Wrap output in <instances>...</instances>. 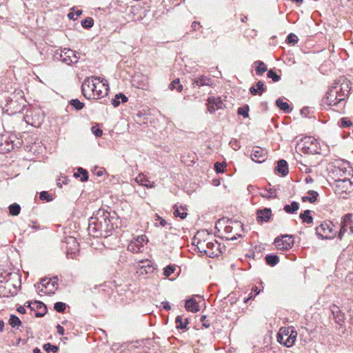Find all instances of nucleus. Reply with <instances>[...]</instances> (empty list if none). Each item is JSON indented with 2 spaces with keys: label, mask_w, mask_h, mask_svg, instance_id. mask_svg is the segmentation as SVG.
Masks as SVG:
<instances>
[{
  "label": "nucleus",
  "mask_w": 353,
  "mask_h": 353,
  "mask_svg": "<svg viewBox=\"0 0 353 353\" xmlns=\"http://www.w3.org/2000/svg\"><path fill=\"white\" fill-rule=\"evenodd\" d=\"M276 170L281 176H285L288 174V165L285 160L281 159L277 162Z\"/></svg>",
  "instance_id": "obj_19"
},
{
  "label": "nucleus",
  "mask_w": 353,
  "mask_h": 353,
  "mask_svg": "<svg viewBox=\"0 0 353 353\" xmlns=\"http://www.w3.org/2000/svg\"><path fill=\"white\" fill-rule=\"evenodd\" d=\"M196 249L199 252L201 253H205L207 256L209 257H214V256L217 255V253H215V252H210V250H208L206 249V243L205 241H199L196 245Z\"/></svg>",
  "instance_id": "obj_23"
},
{
  "label": "nucleus",
  "mask_w": 353,
  "mask_h": 353,
  "mask_svg": "<svg viewBox=\"0 0 353 353\" xmlns=\"http://www.w3.org/2000/svg\"><path fill=\"white\" fill-rule=\"evenodd\" d=\"M32 304L34 306V311H35V316L37 317H42L47 313V307L43 302L34 301Z\"/></svg>",
  "instance_id": "obj_16"
},
{
  "label": "nucleus",
  "mask_w": 353,
  "mask_h": 353,
  "mask_svg": "<svg viewBox=\"0 0 353 353\" xmlns=\"http://www.w3.org/2000/svg\"><path fill=\"white\" fill-rule=\"evenodd\" d=\"M70 104L77 110H81L84 107V103L77 99L70 100Z\"/></svg>",
  "instance_id": "obj_37"
},
{
  "label": "nucleus",
  "mask_w": 353,
  "mask_h": 353,
  "mask_svg": "<svg viewBox=\"0 0 353 353\" xmlns=\"http://www.w3.org/2000/svg\"><path fill=\"white\" fill-rule=\"evenodd\" d=\"M331 312L335 320V322L341 325L345 320V314L341 312L340 307L336 305H333L330 308Z\"/></svg>",
  "instance_id": "obj_14"
},
{
  "label": "nucleus",
  "mask_w": 353,
  "mask_h": 353,
  "mask_svg": "<svg viewBox=\"0 0 353 353\" xmlns=\"http://www.w3.org/2000/svg\"><path fill=\"white\" fill-rule=\"evenodd\" d=\"M72 11L70 12L68 14V17L70 19H72V20H76L77 19L78 17L80 16L82 13V10H77V11L74 12V8H73L72 9Z\"/></svg>",
  "instance_id": "obj_48"
},
{
  "label": "nucleus",
  "mask_w": 353,
  "mask_h": 353,
  "mask_svg": "<svg viewBox=\"0 0 353 353\" xmlns=\"http://www.w3.org/2000/svg\"><path fill=\"white\" fill-rule=\"evenodd\" d=\"M249 105H245L243 107H240L237 110V113L240 115H242L243 117L246 118L248 117V112H249Z\"/></svg>",
  "instance_id": "obj_44"
},
{
  "label": "nucleus",
  "mask_w": 353,
  "mask_h": 353,
  "mask_svg": "<svg viewBox=\"0 0 353 353\" xmlns=\"http://www.w3.org/2000/svg\"><path fill=\"white\" fill-rule=\"evenodd\" d=\"M201 321L203 323V325L204 327H209L210 326V322L208 320H206V316H202Z\"/></svg>",
  "instance_id": "obj_61"
},
{
  "label": "nucleus",
  "mask_w": 353,
  "mask_h": 353,
  "mask_svg": "<svg viewBox=\"0 0 353 353\" xmlns=\"http://www.w3.org/2000/svg\"><path fill=\"white\" fill-rule=\"evenodd\" d=\"M132 241H135L137 245L143 248L144 243L148 241V239L145 235H140L134 238Z\"/></svg>",
  "instance_id": "obj_39"
},
{
  "label": "nucleus",
  "mask_w": 353,
  "mask_h": 353,
  "mask_svg": "<svg viewBox=\"0 0 353 353\" xmlns=\"http://www.w3.org/2000/svg\"><path fill=\"white\" fill-rule=\"evenodd\" d=\"M97 81H99V77H92L86 78L81 85V92L83 95L87 99H92V93L96 88Z\"/></svg>",
  "instance_id": "obj_8"
},
{
  "label": "nucleus",
  "mask_w": 353,
  "mask_h": 353,
  "mask_svg": "<svg viewBox=\"0 0 353 353\" xmlns=\"http://www.w3.org/2000/svg\"><path fill=\"white\" fill-rule=\"evenodd\" d=\"M8 209L10 214L12 216L19 215L21 211L20 205L16 203L10 205Z\"/></svg>",
  "instance_id": "obj_33"
},
{
  "label": "nucleus",
  "mask_w": 353,
  "mask_h": 353,
  "mask_svg": "<svg viewBox=\"0 0 353 353\" xmlns=\"http://www.w3.org/2000/svg\"><path fill=\"white\" fill-rule=\"evenodd\" d=\"M43 347L46 352H52L53 353H56L59 350L57 346L52 345L50 343L44 344Z\"/></svg>",
  "instance_id": "obj_45"
},
{
  "label": "nucleus",
  "mask_w": 353,
  "mask_h": 353,
  "mask_svg": "<svg viewBox=\"0 0 353 353\" xmlns=\"http://www.w3.org/2000/svg\"><path fill=\"white\" fill-rule=\"evenodd\" d=\"M267 88L265 86L262 81L256 82L255 86L253 85L250 88V92L252 95H262V94L266 92Z\"/></svg>",
  "instance_id": "obj_17"
},
{
  "label": "nucleus",
  "mask_w": 353,
  "mask_h": 353,
  "mask_svg": "<svg viewBox=\"0 0 353 353\" xmlns=\"http://www.w3.org/2000/svg\"><path fill=\"white\" fill-rule=\"evenodd\" d=\"M340 122H341V127H342V128H347V127L352 125V121L345 117L341 118L340 120Z\"/></svg>",
  "instance_id": "obj_54"
},
{
  "label": "nucleus",
  "mask_w": 353,
  "mask_h": 353,
  "mask_svg": "<svg viewBox=\"0 0 353 353\" xmlns=\"http://www.w3.org/2000/svg\"><path fill=\"white\" fill-rule=\"evenodd\" d=\"M132 241H135L137 245L143 248L144 243L148 241V239L145 235H140L134 238Z\"/></svg>",
  "instance_id": "obj_38"
},
{
  "label": "nucleus",
  "mask_w": 353,
  "mask_h": 353,
  "mask_svg": "<svg viewBox=\"0 0 353 353\" xmlns=\"http://www.w3.org/2000/svg\"><path fill=\"white\" fill-rule=\"evenodd\" d=\"M117 224L118 216L115 212L99 209L89 219L88 233L94 237L107 238L112 234L114 228L118 227Z\"/></svg>",
  "instance_id": "obj_1"
},
{
  "label": "nucleus",
  "mask_w": 353,
  "mask_h": 353,
  "mask_svg": "<svg viewBox=\"0 0 353 353\" xmlns=\"http://www.w3.org/2000/svg\"><path fill=\"white\" fill-rule=\"evenodd\" d=\"M142 248L139 245H137L135 241L132 240L130 241L128 246V250L132 253H137L141 252Z\"/></svg>",
  "instance_id": "obj_35"
},
{
  "label": "nucleus",
  "mask_w": 353,
  "mask_h": 353,
  "mask_svg": "<svg viewBox=\"0 0 353 353\" xmlns=\"http://www.w3.org/2000/svg\"><path fill=\"white\" fill-rule=\"evenodd\" d=\"M274 243L278 250H288L294 244L293 236L290 234L282 235L281 237H276Z\"/></svg>",
  "instance_id": "obj_9"
},
{
  "label": "nucleus",
  "mask_w": 353,
  "mask_h": 353,
  "mask_svg": "<svg viewBox=\"0 0 353 353\" xmlns=\"http://www.w3.org/2000/svg\"><path fill=\"white\" fill-rule=\"evenodd\" d=\"M297 333L292 329H281L277 335V341L286 347H291L294 343Z\"/></svg>",
  "instance_id": "obj_6"
},
{
  "label": "nucleus",
  "mask_w": 353,
  "mask_h": 353,
  "mask_svg": "<svg viewBox=\"0 0 353 353\" xmlns=\"http://www.w3.org/2000/svg\"><path fill=\"white\" fill-rule=\"evenodd\" d=\"M104 172H105V170H103V168H99L98 170L97 168H96L94 169V170H93V172L97 175L98 176H101L103 174H104Z\"/></svg>",
  "instance_id": "obj_60"
},
{
  "label": "nucleus",
  "mask_w": 353,
  "mask_h": 353,
  "mask_svg": "<svg viewBox=\"0 0 353 353\" xmlns=\"http://www.w3.org/2000/svg\"><path fill=\"white\" fill-rule=\"evenodd\" d=\"M217 242H208L206 243V249L210 250V252H214L213 250L216 246Z\"/></svg>",
  "instance_id": "obj_58"
},
{
  "label": "nucleus",
  "mask_w": 353,
  "mask_h": 353,
  "mask_svg": "<svg viewBox=\"0 0 353 353\" xmlns=\"http://www.w3.org/2000/svg\"><path fill=\"white\" fill-rule=\"evenodd\" d=\"M74 176L76 178L81 176V181L82 182H85L88 180V172L83 168L79 167L77 168V172L74 174Z\"/></svg>",
  "instance_id": "obj_28"
},
{
  "label": "nucleus",
  "mask_w": 353,
  "mask_h": 353,
  "mask_svg": "<svg viewBox=\"0 0 353 353\" xmlns=\"http://www.w3.org/2000/svg\"><path fill=\"white\" fill-rule=\"evenodd\" d=\"M276 105L285 113H290L292 111L289 104L287 102H284L281 98L276 100Z\"/></svg>",
  "instance_id": "obj_26"
},
{
  "label": "nucleus",
  "mask_w": 353,
  "mask_h": 353,
  "mask_svg": "<svg viewBox=\"0 0 353 353\" xmlns=\"http://www.w3.org/2000/svg\"><path fill=\"white\" fill-rule=\"evenodd\" d=\"M258 222H268L272 216V210L270 208H265L263 210H258L256 212Z\"/></svg>",
  "instance_id": "obj_15"
},
{
  "label": "nucleus",
  "mask_w": 353,
  "mask_h": 353,
  "mask_svg": "<svg viewBox=\"0 0 353 353\" xmlns=\"http://www.w3.org/2000/svg\"><path fill=\"white\" fill-rule=\"evenodd\" d=\"M24 102L22 96L13 95V97H9L5 106L6 111L8 114L21 113L25 107Z\"/></svg>",
  "instance_id": "obj_5"
},
{
  "label": "nucleus",
  "mask_w": 353,
  "mask_h": 353,
  "mask_svg": "<svg viewBox=\"0 0 353 353\" xmlns=\"http://www.w3.org/2000/svg\"><path fill=\"white\" fill-rule=\"evenodd\" d=\"M351 90L350 81L345 79H340L335 81L327 92L326 97L323 99V103L336 108L338 112L342 111L345 105L346 99L347 98Z\"/></svg>",
  "instance_id": "obj_2"
},
{
  "label": "nucleus",
  "mask_w": 353,
  "mask_h": 353,
  "mask_svg": "<svg viewBox=\"0 0 353 353\" xmlns=\"http://www.w3.org/2000/svg\"><path fill=\"white\" fill-rule=\"evenodd\" d=\"M254 64L256 65V74L262 76L268 70L266 65L261 61H256Z\"/></svg>",
  "instance_id": "obj_25"
},
{
  "label": "nucleus",
  "mask_w": 353,
  "mask_h": 353,
  "mask_svg": "<svg viewBox=\"0 0 353 353\" xmlns=\"http://www.w3.org/2000/svg\"><path fill=\"white\" fill-rule=\"evenodd\" d=\"M9 324L12 327H18L21 325V320L14 314H11L9 319Z\"/></svg>",
  "instance_id": "obj_34"
},
{
  "label": "nucleus",
  "mask_w": 353,
  "mask_h": 353,
  "mask_svg": "<svg viewBox=\"0 0 353 353\" xmlns=\"http://www.w3.org/2000/svg\"><path fill=\"white\" fill-rule=\"evenodd\" d=\"M267 151L260 147H254L252 153V159L257 163H262L266 159Z\"/></svg>",
  "instance_id": "obj_12"
},
{
  "label": "nucleus",
  "mask_w": 353,
  "mask_h": 353,
  "mask_svg": "<svg viewBox=\"0 0 353 353\" xmlns=\"http://www.w3.org/2000/svg\"><path fill=\"white\" fill-rule=\"evenodd\" d=\"M128 99V97L125 94L119 93L117 94L114 96V98L112 100V104L114 107L117 108L121 104V103H124L127 102Z\"/></svg>",
  "instance_id": "obj_24"
},
{
  "label": "nucleus",
  "mask_w": 353,
  "mask_h": 353,
  "mask_svg": "<svg viewBox=\"0 0 353 353\" xmlns=\"http://www.w3.org/2000/svg\"><path fill=\"white\" fill-rule=\"evenodd\" d=\"M225 167H226L225 163H220L219 162H216L214 164V169L217 173L223 172Z\"/></svg>",
  "instance_id": "obj_53"
},
{
  "label": "nucleus",
  "mask_w": 353,
  "mask_h": 353,
  "mask_svg": "<svg viewBox=\"0 0 353 353\" xmlns=\"http://www.w3.org/2000/svg\"><path fill=\"white\" fill-rule=\"evenodd\" d=\"M43 51L48 54H51L54 60L61 61L67 65L76 63L79 59L76 52L70 48H64L63 50H61L56 47L48 46L43 48L41 54H42Z\"/></svg>",
  "instance_id": "obj_3"
},
{
  "label": "nucleus",
  "mask_w": 353,
  "mask_h": 353,
  "mask_svg": "<svg viewBox=\"0 0 353 353\" xmlns=\"http://www.w3.org/2000/svg\"><path fill=\"white\" fill-rule=\"evenodd\" d=\"M337 183V187L341 188L342 191L346 192L352 189L353 186V183L350 181V179L345 178L343 179H338L336 181Z\"/></svg>",
  "instance_id": "obj_18"
},
{
  "label": "nucleus",
  "mask_w": 353,
  "mask_h": 353,
  "mask_svg": "<svg viewBox=\"0 0 353 353\" xmlns=\"http://www.w3.org/2000/svg\"><path fill=\"white\" fill-rule=\"evenodd\" d=\"M135 181L137 183L148 188L154 187V183L150 181L149 179L143 174H139L136 177Z\"/></svg>",
  "instance_id": "obj_20"
},
{
  "label": "nucleus",
  "mask_w": 353,
  "mask_h": 353,
  "mask_svg": "<svg viewBox=\"0 0 353 353\" xmlns=\"http://www.w3.org/2000/svg\"><path fill=\"white\" fill-rule=\"evenodd\" d=\"M212 83V79L206 76L202 75L200 77L196 79L193 81V85L198 87L203 85H210Z\"/></svg>",
  "instance_id": "obj_22"
},
{
  "label": "nucleus",
  "mask_w": 353,
  "mask_h": 353,
  "mask_svg": "<svg viewBox=\"0 0 353 353\" xmlns=\"http://www.w3.org/2000/svg\"><path fill=\"white\" fill-rule=\"evenodd\" d=\"M175 270V266H165L163 269V274L166 277H169Z\"/></svg>",
  "instance_id": "obj_50"
},
{
  "label": "nucleus",
  "mask_w": 353,
  "mask_h": 353,
  "mask_svg": "<svg viewBox=\"0 0 353 353\" xmlns=\"http://www.w3.org/2000/svg\"><path fill=\"white\" fill-rule=\"evenodd\" d=\"M300 218L302 221L306 223H312L313 222V218L311 216V211L310 210H305L300 214Z\"/></svg>",
  "instance_id": "obj_32"
},
{
  "label": "nucleus",
  "mask_w": 353,
  "mask_h": 353,
  "mask_svg": "<svg viewBox=\"0 0 353 353\" xmlns=\"http://www.w3.org/2000/svg\"><path fill=\"white\" fill-rule=\"evenodd\" d=\"M93 25H94V20L91 17H87L81 21V26L84 28H87V29L90 28L93 26Z\"/></svg>",
  "instance_id": "obj_40"
},
{
  "label": "nucleus",
  "mask_w": 353,
  "mask_h": 353,
  "mask_svg": "<svg viewBox=\"0 0 353 353\" xmlns=\"http://www.w3.org/2000/svg\"><path fill=\"white\" fill-rule=\"evenodd\" d=\"M108 85L102 81H97L96 88L92 93V98L94 99H101L108 94Z\"/></svg>",
  "instance_id": "obj_10"
},
{
  "label": "nucleus",
  "mask_w": 353,
  "mask_h": 353,
  "mask_svg": "<svg viewBox=\"0 0 353 353\" xmlns=\"http://www.w3.org/2000/svg\"><path fill=\"white\" fill-rule=\"evenodd\" d=\"M267 76L268 78L272 79L274 82H277L281 80V76L277 74L273 70H268Z\"/></svg>",
  "instance_id": "obj_46"
},
{
  "label": "nucleus",
  "mask_w": 353,
  "mask_h": 353,
  "mask_svg": "<svg viewBox=\"0 0 353 353\" xmlns=\"http://www.w3.org/2000/svg\"><path fill=\"white\" fill-rule=\"evenodd\" d=\"M223 103L220 97H210L208 99V110L210 113H214L216 110L223 108Z\"/></svg>",
  "instance_id": "obj_11"
},
{
  "label": "nucleus",
  "mask_w": 353,
  "mask_h": 353,
  "mask_svg": "<svg viewBox=\"0 0 353 353\" xmlns=\"http://www.w3.org/2000/svg\"><path fill=\"white\" fill-rule=\"evenodd\" d=\"M54 309L59 313H63L66 309V304L63 302H57L54 305Z\"/></svg>",
  "instance_id": "obj_42"
},
{
  "label": "nucleus",
  "mask_w": 353,
  "mask_h": 353,
  "mask_svg": "<svg viewBox=\"0 0 353 353\" xmlns=\"http://www.w3.org/2000/svg\"><path fill=\"white\" fill-rule=\"evenodd\" d=\"M169 88L172 90L176 89L178 92H181L183 90V85L180 84L179 79H174L172 82L169 85Z\"/></svg>",
  "instance_id": "obj_36"
},
{
  "label": "nucleus",
  "mask_w": 353,
  "mask_h": 353,
  "mask_svg": "<svg viewBox=\"0 0 353 353\" xmlns=\"http://www.w3.org/2000/svg\"><path fill=\"white\" fill-rule=\"evenodd\" d=\"M57 333L59 334H60V335H63L64 334L65 330H64V328L61 325H57Z\"/></svg>",
  "instance_id": "obj_64"
},
{
  "label": "nucleus",
  "mask_w": 353,
  "mask_h": 353,
  "mask_svg": "<svg viewBox=\"0 0 353 353\" xmlns=\"http://www.w3.org/2000/svg\"><path fill=\"white\" fill-rule=\"evenodd\" d=\"M310 114V109L308 107H303L301 110V114L303 115V116H305V117H307V114Z\"/></svg>",
  "instance_id": "obj_62"
},
{
  "label": "nucleus",
  "mask_w": 353,
  "mask_h": 353,
  "mask_svg": "<svg viewBox=\"0 0 353 353\" xmlns=\"http://www.w3.org/2000/svg\"><path fill=\"white\" fill-rule=\"evenodd\" d=\"M2 125L0 124V146L6 145L1 150L10 152L14 148L13 141L7 135L2 134Z\"/></svg>",
  "instance_id": "obj_13"
},
{
  "label": "nucleus",
  "mask_w": 353,
  "mask_h": 353,
  "mask_svg": "<svg viewBox=\"0 0 353 353\" xmlns=\"http://www.w3.org/2000/svg\"><path fill=\"white\" fill-rule=\"evenodd\" d=\"M299 208V205L296 201H292L290 205H285L283 210L288 214H294Z\"/></svg>",
  "instance_id": "obj_30"
},
{
  "label": "nucleus",
  "mask_w": 353,
  "mask_h": 353,
  "mask_svg": "<svg viewBox=\"0 0 353 353\" xmlns=\"http://www.w3.org/2000/svg\"><path fill=\"white\" fill-rule=\"evenodd\" d=\"M299 39L296 34L294 33H290L288 35L286 38V42L289 44H292L294 46L298 43Z\"/></svg>",
  "instance_id": "obj_43"
},
{
  "label": "nucleus",
  "mask_w": 353,
  "mask_h": 353,
  "mask_svg": "<svg viewBox=\"0 0 353 353\" xmlns=\"http://www.w3.org/2000/svg\"><path fill=\"white\" fill-rule=\"evenodd\" d=\"M39 198L41 200L51 201L52 200V195H50L47 191H42L40 192Z\"/></svg>",
  "instance_id": "obj_49"
},
{
  "label": "nucleus",
  "mask_w": 353,
  "mask_h": 353,
  "mask_svg": "<svg viewBox=\"0 0 353 353\" xmlns=\"http://www.w3.org/2000/svg\"><path fill=\"white\" fill-rule=\"evenodd\" d=\"M296 150L304 154H319L320 150L319 143L312 137H305L298 142Z\"/></svg>",
  "instance_id": "obj_4"
},
{
  "label": "nucleus",
  "mask_w": 353,
  "mask_h": 353,
  "mask_svg": "<svg viewBox=\"0 0 353 353\" xmlns=\"http://www.w3.org/2000/svg\"><path fill=\"white\" fill-rule=\"evenodd\" d=\"M50 282L51 281H50V279L48 280V279H41V282L39 284H36L35 285V287H37L38 289L40 288V285L46 289V290L48 291V289L50 288Z\"/></svg>",
  "instance_id": "obj_47"
},
{
  "label": "nucleus",
  "mask_w": 353,
  "mask_h": 353,
  "mask_svg": "<svg viewBox=\"0 0 353 353\" xmlns=\"http://www.w3.org/2000/svg\"><path fill=\"white\" fill-rule=\"evenodd\" d=\"M334 224L329 221L323 222L316 228V235L322 239H331L336 235L334 231Z\"/></svg>",
  "instance_id": "obj_7"
},
{
  "label": "nucleus",
  "mask_w": 353,
  "mask_h": 353,
  "mask_svg": "<svg viewBox=\"0 0 353 353\" xmlns=\"http://www.w3.org/2000/svg\"><path fill=\"white\" fill-rule=\"evenodd\" d=\"M265 259L268 265H276L280 262L279 256L276 254H267Z\"/></svg>",
  "instance_id": "obj_31"
},
{
  "label": "nucleus",
  "mask_w": 353,
  "mask_h": 353,
  "mask_svg": "<svg viewBox=\"0 0 353 353\" xmlns=\"http://www.w3.org/2000/svg\"><path fill=\"white\" fill-rule=\"evenodd\" d=\"M307 194H309V196H304L302 197V201L303 202L309 201L310 203H314L316 200L317 196H319L318 192L314 190H309L307 192Z\"/></svg>",
  "instance_id": "obj_29"
},
{
  "label": "nucleus",
  "mask_w": 353,
  "mask_h": 353,
  "mask_svg": "<svg viewBox=\"0 0 353 353\" xmlns=\"http://www.w3.org/2000/svg\"><path fill=\"white\" fill-rule=\"evenodd\" d=\"M127 254L126 253H123V254H121L120 256H119V262L120 263H125L127 262L126 261V259L128 258L127 257Z\"/></svg>",
  "instance_id": "obj_63"
},
{
  "label": "nucleus",
  "mask_w": 353,
  "mask_h": 353,
  "mask_svg": "<svg viewBox=\"0 0 353 353\" xmlns=\"http://www.w3.org/2000/svg\"><path fill=\"white\" fill-rule=\"evenodd\" d=\"M348 226L345 225V224H342L341 223V229H340V231H339V237L340 239L342 238V236L343 235V234L347 231V228Z\"/></svg>",
  "instance_id": "obj_59"
},
{
  "label": "nucleus",
  "mask_w": 353,
  "mask_h": 353,
  "mask_svg": "<svg viewBox=\"0 0 353 353\" xmlns=\"http://www.w3.org/2000/svg\"><path fill=\"white\" fill-rule=\"evenodd\" d=\"M185 307L188 311L196 312L199 310V305L196 301L191 298L185 301Z\"/></svg>",
  "instance_id": "obj_21"
},
{
  "label": "nucleus",
  "mask_w": 353,
  "mask_h": 353,
  "mask_svg": "<svg viewBox=\"0 0 353 353\" xmlns=\"http://www.w3.org/2000/svg\"><path fill=\"white\" fill-rule=\"evenodd\" d=\"M155 221H159V225H161L162 227H165L166 225H170V223H168L167 221L164 219H163L162 217H161L160 216H159L157 214L156 215ZM170 228H171V226H170Z\"/></svg>",
  "instance_id": "obj_55"
},
{
  "label": "nucleus",
  "mask_w": 353,
  "mask_h": 353,
  "mask_svg": "<svg viewBox=\"0 0 353 353\" xmlns=\"http://www.w3.org/2000/svg\"><path fill=\"white\" fill-rule=\"evenodd\" d=\"M352 214H345L343 218V221H341V223L345 224V225H347V226L350 225L352 223Z\"/></svg>",
  "instance_id": "obj_51"
},
{
  "label": "nucleus",
  "mask_w": 353,
  "mask_h": 353,
  "mask_svg": "<svg viewBox=\"0 0 353 353\" xmlns=\"http://www.w3.org/2000/svg\"><path fill=\"white\" fill-rule=\"evenodd\" d=\"M185 321H186V323H183L182 316H176V321H175L176 324V328L181 329V330L185 329L186 327L187 323L188 322V320L187 319H185Z\"/></svg>",
  "instance_id": "obj_41"
},
{
  "label": "nucleus",
  "mask_w": 353,
  "mask_h": 353,
  "mask_svg": "<svg viewBox=\"0 0 353 353\" xmlns=\"http://www.w3.org/2000/svg\"><path fill=\"white\" fill-rule=\"evenodd\" d=\"M174 214L175 216H179L182 219L186 218L188 213L186 212L187 209L183 206H181L180 208L175 205L174 207Z\"/></svg>",
  "instance_id": "obj_27"
},
{
  "label": "nucleus",
  "mask_w": 353,
  "mask_h": 353,
  "mask_svg": "<svg viewBox=\"0 0 353 353\" xmlns=\"http://www.w3.org/2000/svg\"><path fill=\"white\" fill-rule=\"evenodd\" d=\"M50 281H51L50 284V288L48 289V291L51 292L54 289H57V288L58 278H57V276H54L53 278L50 279Z\"/></svg>",
  "instance_id": "obj_52"
},
{
  "label": "nucleus",
  "mask_w": 353,
  "mask_h": 353,
  "mask_svg": "<svg viewBox=\"0 0 353 353\" xmlns=\"http://www.w3.org/2000/svg\"><path fill=\"white\" fill-rule=\"evenodd\" d=\"M268 194L262 195V196L263 197L268 198V199L276 197V190L274 189L270 188L269 190H268Z\"/></svg>",
  "instance_id": "obj_57"
},
{
  "label": "nucleus",
  "mask_w": 353,
  "mask_h": 353,
  "mask_svg": "<svg viewBox=\"0 0 353 353\" xmlns=\"http://www.w3.org/2000/svg\"><path fill=\"white\" fill-rule=\"evenodd\" d=\"M91 130L97 137H100L103 134L102 130L98 128L97 126H92Z\"/></svg>",
  "instance_id": "obj_56"
}]
</instances>
